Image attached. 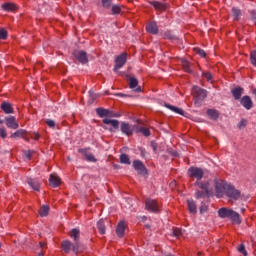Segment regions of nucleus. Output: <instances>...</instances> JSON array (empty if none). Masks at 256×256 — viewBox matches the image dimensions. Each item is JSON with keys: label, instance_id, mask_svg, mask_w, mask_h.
<instances>
[{"label": "nucleus", "instance_id": "nucleus-3", "mask_svg": "<svg viewBox=\"0 0 256 256\" xmlns=\"http://www.w3.org/2000/svg\"><path fill=\"white\" fill-rule=\"evenodd\" d=\"M229 185L225 180H215V193L218 199H221L227 193V187Z\"/></svg>", "mask_w": 256, "mask_h": 256}, {"label": "nucleus", "instance_id": "nucleus-25", "mask_svg": "<svg viewBox=\"0 0 256 256\" xmlns=\"http://www.w3.org/2000/svg\"><path fill=\"white\" fill-rule=\"evenodd\" d=\"M231 93H232L234 99L236 101H239V99H241V95H243V88L236 87V88L232 89Z\"/></svg>", "mask_w": 256, "mask_h": 256}, {"label": "nucleus", "instance_id": "nucleus-34", "mask_svg": "<svg viewBox=\"0 0 256 256\" xmlns=\"http://www.w3.org/2000/svg\"><path fill=\"white\" fill-rule=\"evenodd\" d=\"M96 113L99 115V117H109V110L104 108L96 109Z\"/></svg>", "mask_w": 256, "mask_h": 256}, {"label": "nucleus", "instance_id": "nucleus-38", "mask_svg": "<svg viewBox=\"0 0 256 256\" xmlns=\"http://www.w3.org/2000/svg\"><path fill=\"white\" fill-rule=\"evenodd\" d=\"M121 11H122L121 5H113L112 6V15H120Z\"/></svg>", "mask_w": 256, "mask_h": 256}, {"label": "nucleus", "instance_id": "nucleus-30", "mask_svg": "<svg viewBox=\"0 0 256 256\" xmlns=\"http://www.w3.org/2000/svg\"><path fill=\"white\" fill-rule=\"evenodd\" d=\"M97 229H98L100 235H105V233H106L105 221L99 220V221L97 222Z\"/></svg>", "mask_w": 256, "mask_h": 256}, {"label": "nucleus", "instance_id": "nucleus-45", "mask_svg": "<svg viewBox=\"0 0 256 256\" xmlns=\"http://www.w3.org/2000/svg\"><path fill=\"white\" fill-rule=\"evenodd\" d=\"M0 135L2 139H5V137H7V131L5 130V128H0Z\"/></svg>", "mask_w": 256, "mask_h": 256}, {"label": "nucleus", "instance_id": "nucleus-17", "mask_svg": "<svg viewBox=\"0 0 256 256\" xmlns=\"http://www.w3.org/2000/svg\"><path fill=\"white\" fill-rule=\"evenodd\" d=\"M49 185L50 187H59L61 185V178L57 176V174H51L49 178Z\"/></svg>", "mask_w": 256, "mask_h": 256}, {"label": "nucleus", "instance_id": "nucleus-12", "mask_svg": "<svg viewBox=\"0 0 256 256\" xmlns=\"http://www.w3.org/2000/svg\"><path fill=\"white\" fill-rule=\"evenodd\" d=\"M192 94L197 97V99H205L207 98V90L202 89L198 86H194L192 88Z\"/></svg>", "mask_w": 256, "mask_h": 256}, {"label": "nucleus", "instance_id": "nucleus-47", "mask_svg": "<svg viewBox=\"0 0 256 256\" xmlns=\"http://www.w3.org/2000/svg\"><path fill=\"white\" fill-rule=\"evenodd\" d=\"M246 126H247V120L245 119H242L238 124L239 129H241V127H246Z\"/></svg>", "mask_w": 256, "mask_h": 256}, {"label": "nucleus", "instance_id": "nucleus-26", "mask_svg": "<svg viewBox=\"0 0 256 256\" xmlns=\"http://www.w3.org/2000/svg\"><path fill=\"white\" fill-rule=\"evenodd\" d=\"M136 133H142L144 137H149L151 135V131L149 130V128H145L139 125H136Z\"/></svg>", "mask_w": 256, "mask_h": 256}, {"label": "nucleus", "instance_id": "nucleus-14", "mask_svg": "<svg viewBox=\"0 0 256 256\" xmlns=\"http://www.w3.org/2000/svg\"><path fill=\"white\" fill-rule=\"evenodd\" d=\"M240 103L244 109H247V111L253 109V100L251 99V96H243Z\"/></svg>", "mask_w": 256, "mask_h": 256}, {"label": "nucleus", "instance_id": "nucleus-55", "mask_svg": "<svg viewBox=\"0 0 256 256\" xmlns=\"http://www.w3.org/2000/svg\"><path fill=\"white\" fill-rule=\"evenodd\" d=\"M241 211H242V213H245V208H242Z\"/></svg>", "mask_w": 256, "mask_h": 256}, {"label": "nucleus", "instance_id": "nucleus-53", "mask_svg": "<svg viewBox=\"0 0 256 256\" xmlns=\"http://www.w3.org/2000/svg\"><path fill=\"white\" fill-rule=\"evenodd\" d=\"M39 245H40V247H47V243H45V242H40Z\"/></svg>", "mask_w": 256, "mask_h": 256}, {"label": "nucleus", "instance_id": "nucleus-23", "mask_svg": "<svg viewBox=\"0 0 256 256\" xmlns=\"http://www.w3.org/2000/svg\"><path fill=\"white\" fill-rule=\"evenodd\" d=\"M0 107H1L2 111H4V113H6V115H9L14 112L13 106L9 102H3Z\"/></svg>", "mask_w": 256, "mask_h": 256}, {"label": "nucleus", "instance_id": "nucleus-40", "mask_svg": "<svg viewBox=\"0 0 256 256\" xmlns=\"http://www.w3.org/2000/svg\"><path fill=\"white\" fill-rule=\"evenodd\" d=\"M203 77H205V79H207V81L209 83H213V75L211 74V72H203Z\"/></svg>", "mask_w": 256, "mask_h": 256}, {"label": "nucleus", "instance_id": "nucleus-10", "mask_svg": "<svg viewBox=\"0 0 256 256\" xmlns=\"http://www.w3.org/2000/svg\"><path fill=\"white\" fill-rule=\"evenodd\" d=\"M73 55L75 59H77V61H79V63H82L83 65L89 62V59H87V52L83 50H76L74 51Z\"/></svg>", "mask_w": 256, "mask_h": 256}, {"label": "nucleus", "instance_id": "nucleus-33", "mask_svg": "<svg viewBox=\"0 0 256 256\" xmlns=\"http://www.w3.org/2000/svg\"><path fill=\"white\" fill-rule=\"evenodd\" d=\"M232 15H233L234 21H239L241 17V10L239 8L233 7Z\"/></svg>", "mask_w": 256, "mask_h": 256}, {"label": "nucleus", "instance_id": "nucleus-4", "mask_svg": "<svg viewBox=\"0 0 256 256\" xmlns=\"http://www.w3.org/2000/svg\"><path fill=\"white\" fill-rule=\"evenodd\" d=\"M69 237L73 239V252L77 255L79 253V239H81V231L77 228H73L68 233Z\"/></svg>", "mask_w": 256, "mask_h": 256}, {"label": "nucleus", "instance_id": "nucleus-49", "mask_svg": "<svg viewBox=\"0 0 256 256\" xmlns=\"http://www.w3.org/2000/svg\"><path fill=\"white\" fill-rule=\"evenodd\" d=\"M207 209H208L207 205L202 204L200 206V213H207Z\"/></svg>", "mask_w": 256, "mask_h": 256}, {"label": "nucleus", "instance_id": "nucleus-9", "mask_svg": "<svg viewBox=\"0 0 256 256\" xmlns=\"http://www.w3.org/2000/svg\"><path fill=\"white\" fill-rule=\"evenodd\" d=\"M114 72L117 73L121 67H123L127 63V53H122L115 59Z\"/></svg>", "mask_w": 256, "mask_h": 256}, {"label": "nucleus", "instance_id": "nucleus-20", "mask_svg": "<svg viewBox=\"0 0 256 256\" xmlns=\"http://www.w3.org/2000/svg\"><path fill=\"white\" fill-rule=\"evenodd\" d=\"M146 31L148 33H151L152 35H157V33H159V28L157 27V23L150 22L149 24H147Z\"/></svg>", "mask_w": 256, "mask_h": 256}, {"label": "nucleus", "instance_id": "nucleus-36", "mask_svg": "<svg viewBox=\"0 0 256 256\" xmlns=\"http://www.w3.org/2000/svg\"><path fill=\"white\" fill-rule=\"evenodd\" d=\"M165 107H167V109H170V111H174V113H177L178 115H183V109L177 108L170 104H166Z\"/></svg>", "mask_w": 256, "mask_h": 256}, {"label": "nucleus", "instance_id": "nucleus-56", "mask_svg": "<svg viewBox=\"0 0 256 256\" xmlns=\"http://www.w3.org/2000/svg\"><path fill=\"white\" fill-rule=\"evenodd\" d=\"M1 123H3V121H2V120H0V125H1Z\"/></svg>", "mask_w": 256, "mask_h": 256}, {"label": "nucleus", "instance_id": "nucleus-50", "mask_svg": "<svg viewBox=\"0 0 256 256\" xmlns=\"http://www.w3.org/2000/svg\"><path fill=\"white\" fill-rule=\"evenodd\" d=\"M164 37L166 39H173V34H171V32L167 31L164 33Z\"/></svg>", "mask_w": 256, "mask_h": 256}, {"label": "nucleus", "instance_id": "nucleus-2", "mask_svg": "<svg viewBox=\"0 0 256 256\" xmlns=\"http://www.w3.org/2000/svg\"><path fill=\"white\" fill-rule=\"evenodd\" d=\"M194 185L201 189L196 191V199H205V197H209L211 195V184H209V182L196 181Z\"/></svg>", "mask_w": 256, "mask_h": 256}, {"label": "nucleus", "instance_id": "nucleus-15", "mask_svg": "<svg viewBox=\"0 0 256 256\" xmlns=\"http://www.w3.org/2000/svg\"><path fill=\"white\" fill-rule=\"evenodd\" d=\"M152 7H154L155 11H167V4L159 1H150L149 2Z\"/></svg>", "mask_w": 256, "mask_h": 256}, {"label": "nucleus", "instance_id": "nucleus-11", "mask_svg": "<svg viewBox=\"0 0 256 256\" xmlns=\"http://www.w3.org/2000/svg\"><path fill=\"white\" fill-rule=\"evenodd\" d=\"M133 167L135 171H137L138 175H146L147 174V168H145V165L141 160H136L133 162Z\"/></svg>", "mask_w": 256, "mask_h": 256}, {"label": "nucleus", "instance_id": "nucleus-39", "mask_svg": "<svg viewBox=\"0 0 256 256\" xmlns=\"http://www.w3.org/2000/svg\"><path fill=\"white\" fill-rule=\"evenodd\" d=\"M250 61H251V64L256 67V50L252 51L250 53Z\"/></svg>", "mask_w": 256, "mask_h": 256}, {"label": "nucleus", "instance_id": "nucleus-32", "mask_svg": "<svg viewBox=\"0 0 256 256\" xmlns=\"http://www.w3.org/2000/svg\"><path fill=\"white\" fill-rule=\"evenodd\" d=\"M207 115L210 117V119H219V112L217 110L208 109Z\"/></svg>", "mask_w": 256, "mask_h": 256}, {"label": "nucleus", "instance_id": "nucleus-54", "mask_svg": "<svg viewBox=\"0 0 256 256\" xmlns=\"http://www.w3.org/2000/svg\"><path fill=\"white\" fill-rule=\"evenodd\" d=\"M197 255L201 256V255H203V252H198Z\"/></svg>", "mask_w": 256, "mask_h": 256}, {"label": "nucleus", "instance_id": "nucleus-44", "mask_svg": "<svg viewBox=\"0 0 256 256\" xmlns=\"http://www.w3.org/2000/svg\"><path fill=\"white\" fill-rule=\"evenodd\" d=\"M238 251H239V253H242V255L247 256V250H245V245L241 244L238 247Z\"/></svg>", "mask_w": 256, "mask_h": 256}, {"label": "nucleus", "instance_id": "nucleus-7", "mask_svg": "<svg viewBox=\"0 0 256 256\" xmlns=\"http://www.w3.org/2000/svg\"><path fill=\"white\" fill-rule=\"evenodd\" d=\"M226 197L229 199H233L234 201H237L238 199H241V191H239L235 186L229 185L226 190Z\"/></svg>", "mask_w": 256, "mask_h": 256}, {"label": "nucleus", "instance_id": "nucleus-29", "mask_svg": "<svg viewBox=\"0 0 256 256\" xmlns=\"http://www.w3.org/2000/svg\"><path fill=\"white\" fill-rule=\"evenodd\" d=\"M28 185L34 189V191H39L41 189V184L37 180L29 179Z\"/></svg>", "mask_w": 256, "mask_h": 256}, {"label": "nucleus", "instance_id": "nucleus-35", "mask_svg": "<svg viewBox=\"0 0 256 256\" xmlns=\"http://www.w3.org/2000/svg\"><path fill=\"white\" fill-rule=\"evenodd\" d=\"M40 217H47L49 215V206H42L39 210Z\"/></svg>", "mask_w": 256, "mask_h": 256}, {"label": "nucleus", "instance_id": "nucleus-31", "mask_svg": "<svg viewBox=\"0 0 256 256\" xmlns=\"http://www.w3.org/2000/svg\"><path fill=\"white\" fill-rule=\"evenodd\" d=\"M181 63L183 71H185L186 73H191V64L189 63V61H187V59H182Z\"/></svg>", "mask_w": 256, "mask_h": 256}, {"label": "nucleus", "instance_id": "nucleus-6", "mask_svg": "<svg viewBox=\"0 0 256 256\" xmlns=\"http://www.w3.org/2000/svg\"><path fill=\"white\" fill-rule=\"evenodd\" d=\"M188 175L191 177V179H196L197 181H201L203 179V175H205V172H203V169L199 167H190L188 169Z\"/></svg>", "mask_w": 256, "mask_h": 256}, {"label": "nucleus", "instance_id": "nucleus-43", "mask_svg": "<svg viewBox=\"0 0 256 256\" xmlns=\"http://www.w3.org/2000/svg\"><path fill=\"white\" fill-rule=\"evenodd\" d=\"M195 53H197V55H200V57H206L207 56V53H205V50H203V49L196 48Z\"/></svg>", "mask_w": 256, "mask_h": 256}, {"label": "nucleus", "instance_id": "nucleus-16", "mask_svg": "<svg viewBox=\"0 0 256 256\" xmlns=\"http://www.w3.org/2000/svg\"><path fill=\"white\" fill-rule=\"evenodd\" d=\"M78 152L82 153L84 157H86V161H90L91 163H97V158L92 153L87 152V148H80Z\"/></svg>", "mask_w": 256, "mask_h": 256}, {"label": "nucleus", "instance_id": "nucleus-52", "mask_svg": "<svg viewBox=\"0 0 256 256\" xmlns=\"http://www.w3.org/2000/svg\"><path fill=\"white\" fill-rule=\"evenodd\" d=\"M27 159H31V151L26 152Z\"/></svg>", "mask_w": 256, "mask_h": 256}, {"label": "nucleus", "instance_id": "nucleus-42", "mask_svg": "<svg viewBox=\"0 0 256 256\" xmlns=\"http://www.w3.org/2000/svg\"><path fill=\"white\" fill-rule=\"evenodd\" d=\"M7 35H8L7 30H5L4 28H0V39L2 40L7 39Z\"/></svg>", "mask_w": 256, "mask_h": 256}, {"label": "nucleus", "instance_id": "nucleus-8", "mask_svg": "<svg viewBox=\"0 0 256 256\" xmlns=\"http://www.w3.org/2000/svg\"><path fill=\"white\" fill-rule=\"evenodd\" d=\"M120 129L124 135H127V137H131V135H133V133H135V131L137 132V125L133 126L129 123L122 122Z\"/></svg>", "mask_w": 256, "mask_h": 256}, {"label": "nucleus", "instance_id": "nucleus-19", "mask_svg": "<svg viewBox=\"0 0 256 256\" xmlns=\"http://www.w3.org/2000/svg\"><path fill=\"white\" fill-rule=\"evenodd\" d=\"M3 11H7L8 13H11L13 11H17V4L13 2H6L2 4Z\"/></svg>", "mask_w": 256, "mask_h": 256}, {"label": "nucleus", "instance_id": "nucleus-28", "mask_svg": "<svg viewBox=\"0 0 256 256\" xmlns=\"http://www.w3.org/2000/svg\"><path fill=\"white\" fill-rule=\"evenodd\" d=\"M187 205L189 212L195 215V213H197V203H195L193 200H187Z\"/></svg>", "mask_w": 256, "mask_h": 256}, {"label": "nucleus", "instance_id": "nucleus-37", "mask_svg": "<svg viewBox=\"0 0 256 256\" xmlns=\"http://www.w3.org/2000/svg\"><path fill=\"white\" fill-rule=\"evenodd\" d=\"M120 163H124L125 165H131V160L127 154H122L120 156Z\"/></svg>", "mask_w": 256, "mask_h": 256}, {"label": "nucleus", "instance_id": "nucleus-48", "mask_svg": "<svg viewBox=\"0 0 256 256\" xmlns=\"http://www.w3.org/2000/svg\"><path fill=\"white\" fill-rule=\"evenodd\" d=\"M46 124L48 125V127H55V122L51 119L46 120Z\"/></svg>", "mask_w": 256, "mask_h": 256}, {"label": "nucleus", "instance_id": "nucleus-22", "mask_svg": "<svg viewBox=\"0 0 256 256\" xmlns=\"http://www.w3.org/2000/svg\"><path fill=\"white\" fill-rule=\"evenodd\" d=\"M17 137H22V139H24L25 141H29V134H27V131L25 130H18L11 135L12 139H15Z\"/></svg>", "mask_w": 256, "mask_h": 256}, {"label": "nucleus", "instance_id": "nucleus-18", "mask_svg": "<svg viewBox=\"0 0 256 256\" xmlns=\"http://www.w3.org/2000/svg\"><path fill=\"white\" fill-rule=\"evenodd\" d=\"M6 126L9 127V129H19V124L15 120L14 116L6 118Z\"/></svg>", "mask_w": 256, "mask_h": 256}, {"label": "nucleus", "instance_id": "nucleus-24", "mask_svg": "<svg viewBox=\"0 0 256 256\" xmlns=\"http://www.w3.org/2000/svg\"><path fill=\"white\" fill-rule=\"evenodd\" d=\"M73 245H75V244L71 243V241L64 240L62 242V249H63L64 252L70 253L71 250L73 251Z\"/></svg>", "mask_w": 256, "mask_h": 256}, {"label": "nucleus", "instance_id": "nucleus-46", "mask_svg": "<svg viewBox=\"0 0 256 256\" xmlns=\"http://www.w3.org/2000/svg\"><path fill=\"white\" fill-rule=\"evenodd\" d=\"M173 235H174L175 237H180V235H181V229L175 228V229L173 230Z\"/></svg>", "mask_w": 256, "mask_h": 256}, {"label": "nucleus", "instance_id": "nucleus-51", "mask_svg": "<svg viewBox=\"0 0 256 256\" xmlns=\"http://www.w3.org/2000/svg\"><path fill=\"white\" fill-rule=\"evenodd\" d=\"M39 133L34 132V134L31 136V139H34V141H39Z\"/></svg>", "mask_w": 256, "mask_h": 256}, {"label": "nucleus", "instance_id": "nucleus-5", "mask_svg": "<svg viewBox=\"0 0 256 256\" xmlns=\"http://www.w3.org/2000/svg\"><path fill=\"white\" fill-rule=\"evenodd\" d=\"M146 211L150 213H161V205L157 200L148 198L145 201Z\"/></svg>", "mask_w": 256, "mask_h": 256}, {"label": "nucleus", "instance_id": "nucleus-41", "mask_svg": "<svg viewBox=\"0 0 256 256\" xmlns=\"http://www.w3.org/2000/svg\"><path fill=\"white\" fill-rule=\"evenodd\" d=\"M112 3L113 0H102V7H104V9H109Z\"/></svg>", "mask_w": 256, "mask_h": 256}, {"label": "nucleus", "instance_id": "nucleus-21", "mask_svg": "<svg viewBox=\"0 0 256 256\" xmlns=\"http://www.w3.org/2000/svg\"><path fill=\"white\" fill-rule=\"evenodd\" d=\"M139 85V80H137L136 78L131 77L129 79V87L130 89H135L136 93H141V86Z\"/></svg>", "mask_w": 256, "mask_h": 256}, {"label": "nucleus", "instance_id": "nucleus-13", "mask_svg": "<svg viewBox=\"0 0 256 256\" xmlns=\"http://www.w3.org/2000/svg\"><path fill=\"white\" fill-rule=\"evenodd\" d=\"M125 229H127V222L121 220L116 226L117 237H125Z\"/></svg>", "mask_w": 256, "mask_h": 256}, {"label": "nucleus", "instance_id": "nucleus-1", "mask_svg": "<svg viewBox=\"0 0 256 256\" xmlns=\"http://www.w3.org/2000/svg\"><path fill=\"white\" fill-rule=\"evenodd\" d=\"M218 215H219V217H221V219L228 218L235 225H241V216L239 215V213L233 211V209H229V208H225V207L220 208L218 210Z\"/></svg>", "mask_w": 256, "mask_h": 256}, {"label": "nucleus", "instance_id": "nucleus-27", "mask_svg": "<svg viewBox=\"0 0 256 256\" xmlns=\"http://www.w3.org/2000/svg\"><path fill=\"white\" fill-rule=\"evenodd\" d=\"M104 125H112L113 129H119V120L103 119Z\"/></svg>", "mask_w": 256, "mask_h": 256}]
</instances>
